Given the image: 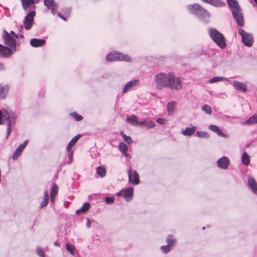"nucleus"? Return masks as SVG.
Listing matches in <instances>:
<instances>
[{
	"label": "nucleus",
	"mask_w": 257,
	"mask_h": 257,
	"mask_svg": "<svg viewBox=\"0 0 257 257\" xmlns=\"http://www.w3.org/2000/svg\"><path fill=\"white\" fill-rule=\"evenodd\" d=\"M196 135L198 138H209V135L205 132H199L197 131L196 132Z\"/></svg>",
	"instance_id": "58836bf2"
},
{
	"label": "nucleus",
	"mask_w": 257,
	"mask_h": 257,
	"mask_svg": "<svg viewBox=\"0 0 257 257\" xmlns=\"http://www.w3.org/2000/svg\"><path fill=\"white\" fill-rule=\"evenodd\" d=\"M238 34L242 39V42L245 46L250 47L253 43V38L251 34L246 32L242 29H238Z\"/></svg>",
	"instance_id": "1a4fd4ad"
},
{
	"label": "nucleus",
	"mask_w": 257,
	"mask_h": 257,
	"mask_svg": "<svg viewBox=\"0 0 257 257\" xmlns=\"http://www.w3.org/2000/svg\"><path fill=\"white\" fill-rule=\"evenodd\" d=\"M68 160H69L68 163L70 164V163H71V162L72 160L73 152L70 150H69V151H68Z\"/></svg>",
	"instance_id": "de8ad7c7"
},
{
	"label": "nucleus",
	"mask_w": 257,
	"mask_h": 257,
	"mask_svg": "<svg viewBox=\"0 0 257 257\" xmlns=\"http://www.w3.org/2000/svg\"><path fill=\"white\" fill-rule=\"evenodd\" d=\"M133 188L130 187L117 192L116 195L118 196H123L126 201H129L133 198Z\"/></svg>",
	"instance_id": "f8f14e48"
},
{
	"label": "nucleus",
	"mask_w": 257,
	"mask_h": 257,
	"mask_svg": "<svg viewBox=\"0 0 257 257\" xmlns=\"http://www.w3.org/2000/svg\"><path fill=\"white\" fill-rule=\"evenodd\" d=\"M140 125H144L147 128H153L156 126V124L154 122L150 120H144L139 122V124Z\"/></svg>",
	"instance_id": "5701e85b"
},
{
	"label": "nucleus",
	"mask_w": 257,
	"mask_h": 257,
	"mask_svg": "<svg viewBox=\"0 0 257 257\" xmlns=\"http://www.w3.org/2000/svg\"><path fill=\"white\" fill-rule=\"evenodd\" d=\"M1 45V44H0V46Z\"/></svg>",
	"instance_id": "052dcab7"
},
{
	"label": "nucleus",
	"mask_w": 257,
	"mask_h": 257,
	"mask_svg": "<svg viewBox=\"0 0 257 257\" xmlns=\"http://www.w3.org/2000/svg\"><path fill=\"white\" fill-rule=\"evenodd\" d=\"M123 155L126 158H130V155L125 152V153H122Z\"/></svg>",
	"instance_id": "5fc2aeb1"
},
{
	"label": "nucleus",
	"mask_w": 257,
	"mask_h": 257,
	"mask_svg": "<svg viewBox=\"0 0 257 257\" xmlns=\"http://www.w3.org/2000/svg\"><path fill=\"white\" fill-rule=\"evenodd\" d=\"M226 79H227L225 77L215 76L213 78L209 79L208 82L210 83H215V82H217L218 81L225 80Z\"/></svg>",
	"instance_id": "473e14b6"
},
{
	"label": "nucleus",
	"mask_w": 257,
	"mask_h": 257,
	"mask_svg": "<svg viewBox=\"0 0 257 257\" xmlns=\"http://www.w3.org/2000/svg\"><path fill=\"white\" fill-rule=\"evenodd\" d=\"M241 161L245 166H247L249 164L250 159L248 155L246 152H244L242 156Z\"/></svg>",
	"instance_id": "cd10ccee"
},
{
	"label": "nucleus",
	"mask_w": 257,
	"mask_h": 257,
	"mask_svg": "<svg viewBox=\"0 0 257 257\" xmlns=\"http://www.w3.org/2000/svg\"><path fill=\"white\" fill-rule=\"evenodd\" d=\"M2 118L7 121V139H8L11 134L12 127L16 123L17 115L10 109H5L4 111L0 110V124L2 123Z\"/></svg>",
	"instance_id": "7ed1b4c3"
},
{
	"label": "nucleus",
	"mask_w": 257,
	"mask_h": 257,
	"mask_svg": "<svg viewBox=\"0 0 257 257\" xmlns=\"http://www.w3.org/2000/svg\"><path fill=\"white\" fill-rule=\"evenodd\" d=\"M139 85V80L138 79H133L128 81L124 86L122 92L125 94L128 91L135 89Z\"/></svg>",
	"instance_id": "9b49d317"
},
{
	"label": "nucleus",
	"mask_w": 257,
	"mask_h": 257,
	"mask_svg": "<svg viewBox=\"0 0 257 257\" xmlns=\"http://www.w3.org/2000/svg\"><path fill=\"white\" fill-rule=\"evenodd\" d=\"M28 143V140H26L24 143L20 145L17 148L16 151V153H18L19 155H21L22 151L24 150V149L25 148L26 146H27V144Z\"/></svg>",
	"instance_id": "7c9ffc66"
},
{
	"label": "nucleus",
	"mask_w": 257,
	"mask_h": 257,
	"mask_svg": "<svg viewBox=\"0 0 257 257\" xmlns=\"http://www.w3.org/2000/svg\"><path fill=\"white\" fill-rule=\"evenodd\" d=\"M37 254L40 257H45L43 249L41 247H38L36 249Z\"/></svg>",
	"instance_id": "79ce46f5"
},
{
	"label": "nucleus",
	"mask_w": 257,
	"mask_h": 257,
	"mask_svg": "<svg viewBox=\"0 0 257 257\" xmlns=\"http://www.w3.org/2000/svg\"><path fill=\"white\" fill-rule=\"evenodd\" d=\"M126 122L133 124V125H139V121H138V117L136 115H131L126 118Z\"/></svg>",
	"instance_id": "393cba45"
},
{
	"label": "nucleus",
	"mask_w": 257,
	"mask_h": 257,
	"mask_svg": "<svg viewBox=\"0 0 257 257\" xmlns=\"http://www.w3.org/2000/svg\"><path fill=\"white\" fill-rule=\"evenodd\" d=\"M128 147L127 145L123 142L119 143V150L122 153H125L127 152Z\"/></svg>",
	"instance_id": "e433bc0d"
},
{
	"label": "nucleus",
	"mask_w": 257,
	"mask_h": 257,
	"mask_svg": "<svg viewBox=\"0 0 257 257\" xmlns=\"http://www.w3.org/2000/svg\"><path fill=\"white\" fill-rule=\"evenodd\" d=\"M166 242L167 243V245L171 247L174 245L176 242V239L174 238L173 235L170 234L167 237Z\"/></svg>",
	"instance_id": "c756f323"
},
{
	"label": "nucleus",
	"mask_w": 257,
	"mask_h": 257,
	"mask_svg": "<svg viewBox=\"0 0 257 257\" xmlns=\"http://www.w3.org/2000/svg\"><path fill=\"white\" fill-rule=\"evenodd\" d=\"M12 49L1 45L0 46V55L2 57L8 58L12 54Z\"/></svg>",
	"instance_id": "dca6fc26"
},
{
	"label": "nucleus",
	"mask_w": 257,
	"mask_h": 257,
	"mask_svg": "<svg viewBox=\"0 0 257 257\" xmlns=\"http://www.w3.org/2000/svg\"><path fill=\"white\" fill-rule=\"evenodd\" d=\"M66 250L72 255H74L75 247L74 245L67 243L66 244Z\"/></svg>",
	"instance_id": "f704fd0d"
},
{
	"label": "nucleus",
	"mask_w": 257,
	"mask_h": 257,
	"mask_svg": "<svg viewBox=\"0 0 257 257\" xmlns=\"http://www.w3.org/2000/svg\"><path fill=\"white\" fill-rule=\"evenodd\" d=\"M161 251L164 253H168L171 250V247L167 245H163L161 247Z\"/></svg>",
	"instance_id": "a19ab883"
},
{
	"label": "nucleus",
	"mask_w": 257,
	"mask_h": 257,
	"mask_svg": "<svg viewBox=\"0 0 257 257\" xmlns=\"http://www.w3.org/2000/svg\"><path fill=\"white\" fill-rule=\"evenodd\" d=\"M114 199L112 197H105V202L107 204H112L113 203Z\"/></svg>",
	"instance_id": "37998d69"
},
{
	"label": "nucleus",
	"mask_w": 257,
	"mask_h": 257,
	"mask_svg": "<svg viewBox=\"0 0 257 257\" xmlns=\"http://www.w3.org/2000/svg\"><path fill=\"white\" fill-rule=\"evenodd\" d=\"M9 34L11 36H12V37L14 38L15 39H16L18 38V35L16 34L14 31H11Z\"/></svg>",
	"instance_id": "09e8293b"
},
{
	"label": "nucleus",
	"mask_w": 257,
	"mask_h": 257,
	"mask_svg": "<svg viewBox=\"0 0 257 257\" xmlns=\"http://www.w3.org/2000/svg\"><path fill=\"white\" fill-rule=\"evenodd\" d=\"M120 134L122 137L124 141H125L126 143L130 144L132 142V140L131 138L129 136H127L125 134H123L122 131L120 132Z\"/></svg>",
	"instance_id": "4c0bfd02"
},
{
	"label": "nucleus",
	"mask_w": 257,
	"mask_h": 257,
	"mask_svg": "<svg viewBox=\"0 0 257 257\" xmlns=\"http://www.w3.org/2000/svg\"><path fill=\"white\" fill-rule=\"evenodd\" d=\"M208 34L211 39L221 48L226 45L225 38L218 30L214 28L208 29Z\"/></svg>",
	"instance_id": "423d86ee"
},
{
	"label": "nucleus",
	"mask_w": 257,
	"mask_h": 257,
	"mask_svg": "<svg viewBox=\"0 0 257 257\" xmlns=\"http://www.w3.org/2000/svg\"><path fill=\"white\" fill-rule=\"evenodd\" d=\"M254 1L255 3V4H256V5H257V0H254Z\"/></svg>",
	"instance_id": "13d9d810"
},
{
	"label": "nucleus",
	"mask_w": 257,
	"mask_h": 257,
	"mask_svg": "<svg viewBox=\"0 0 257 257\" xmlns=\"http://www.w3.org/2000/svg\"><path fill=\"white\" fill-rule=\"evenodd\" d=\"M156 121L161 124H164L166 123V120L164 118H159L157 119Z\"/></svg>",
	"instance_id": "a18cd8bd"
},
{
	"label": "nucleus",
	"mask_w": 257,
	"mask_h": 257,
	"mask_svg": "<svg viewBox=\"0 0 257 257\" xmlns=\"http://www.w3.org/2000/svg\"><path fill=\"white\" fill-rule=\"evenodd\" d=\"M176 104V102L175 101H171L168 103L167 108L169 113H172L174 111V107Z\"/></svg>",
	"instance_id": "2f4dec72"
},
{
	"label": "nucleus",
	"mask_w": 257,
	"mask_h": 257,
	"mask_svg": "<svg viewBox=\"0 0 257 257\" xmlns=\"http://www.w3.org/2000/svg\"><path fill=\"white\" fill-rule=\"evenodd\" d=\"M46 41L42 39L33 38L30 40V44L34 47H39L44 46Z\"/></svg>",
	"instance_id": "f3484780"
},
{
	"label": "nucleus",
	"mask_w": 257,
	"mask_h": 257,
	"mask_svg": "<svg viewBox=\"0 0 257 257\" xmlns=\"http://www.w3.org/2000/svg\"><path fill=\"white\" fill-rule=\"evenodd\" d=\"M248 185L251 188L252 191L257 194V184L253 178L249 177L248 179Z\"/></svg>",
	"instance_id": "412c9836"
},
{
	"label": "nucleus",
	"mask_w": 257,
	"mask_h": 257,
	"mask_svg": "<svg viewBox=\"0 0 257 257\" xmlns=\"http://www.w3.org/2000/svg\"><path fill=\"white\" fill-rule=\"evenodd\" d=\"M58 192V187L56 184H53L50 190V196H55Z\"/></svg>",
	"instance_id": "72a5a7b5"
},
{
	"label": "nucleus",
	"mask_w": 257,
	"mask_h": 257,
	"mask_svg": "<svg viewBox=\"0 0 257 257\" xmlns=\"http://www.w3.org/2000/svg\"><path fill=\"white\" fill-rule=\"evenodd\" d=\"M35 15L36 12L35 11L29 12L24 19V26H21V29L22 30L23 28L24 27L27 30H30L33 26Z\"/></svg>",
	"instance_id": "6e6552de"
},
{
	"label": "nucleus",
	"mask_w": 257,
	"mask_h": 257,
	"mask_svg": "<svg viewBox=\"0 0 257 257\" xmlns=\"http://www.w3.org/2000/svg\"><path fill=\"white\" fill-rule=\"evenodd\" d=\"M71 115L73 116L77 121H80L83 119V117L78 114L76 112H73L71 113Z\"/></svg>",
	"instance_id": "ea45409f"
},
{
	"label": "nucleus",
	"mask_w": 257,
	"mask_h": 257,
	"mask_svg": "<svg viewBox=\"0 0 257 257\" xmlns=\"http://www.w3.org/2000/svg\"><path fill=\"white\" fill-rule=\"evenodd\" d=\"M54 244L56 246H60L59 243L57 242V241H55L54 243Z\"/></svg>",
	"instance_id": "4d7b16f0"
},
{
	"label": "nucleus",
	"mask_w": 257,
	"mask_h": 257,
	"mask_svg": "<svg viewBox=\"0 0 257 257\" xmlns=\"http://www.w3.org/2000/svg\"><path fill=\"white\" fill-rule=\"evenodd\" d=\"M208 128L212 131H213L215 133H216L219 128L217 126L215 125H210Z\"/></svg>",
	"instance_id": "c03bdc74"
},
{
	"label": "nucleus",
	"mask_w": 257,
	"mask_h": 257,
	"mask_svg": "<svg viewBox=\"0 0 257 257\" xmlns=\"http://www.w3.org/2000/svg\"><path fill=\"white\" fill-rule=\"evenodd\" d=\"M196 130V127L195 126H192L191 127H187L181 131V134L185 136H190L195 133Z\"/></svg>",
	"instance_id": "4be33fe9"
},
{
	"label": "nucleus",
	"mask_w": 257,
	"mask_h": 257,
	"mask_svg": "<svg viewBox=\"0 0 257 257\" xmlns=\"http://www.w3.org/2000/svg\"><path fill=\"white\" fill-rule=\"evenodd\" d=\"M5 70V67L4 65V64L0 62V71L4 70Z\"/></svg>",
	"instance_id": "3c124183"
},
{
	"label": "nucleus",
	"mask_w": 257,
	"mask_h": 257,
	"mask_svg": "<svg viewBox=\"0 0 257 257\" xmlns=\"http://www.w3.org/2000/svg\"><path fill=\"white\" fill-rule=\"evenodd\" d=\"M106 170L102 166H99L96 168L97 174L101 178H103L106 175Z\"/></svg>",
	"instance_id": "c85d7f7f"
},
{
	"label": "nucleus",
	"mask_w": 257,
	"mask_h": 257,
	"mask_svg": "<svg viewBox=\"0 0 257 257\" xmlns=\"http://www.w3.org/2000/svg\"><path fill=\"white\" fill-rule=\"evenodd\" d=\"M203 229H205V227L203 226V228H202Z\"/></svg>",
	"instance_id": "bf43d9fd"
},
{
	"label": "nucleus",
	"mask_w": 257,
	"mask_h": 257,
	"mask_svg": "<svg viewBox=\"0 0 257 257\" xmlns=\"http://www.w3.org/2000/svg\"><path fill=\"white\" fill-rule=\"evenodd\" d=\"M107 61H124L131 62L132 59L127 54H124L119 52H111L106 56Z\"/></svg>",
	"instance_id": "0eeeda50"
},
{
	"label": "nucleus",
	"mask_w": 257,
	"mask_h": 257,
	"mask_svg": "<svg viewBox=\"0 0 257 257\" xmlns=\"http://www.w3.org/2000/svg\"><path fill=\"white\" fill-rule=\"evenodd\" d=\"M19 37H20V38H24V36H23V33L19 34Z\"/></svg>",
	"instance_id": "6e6d98bb"
},
{
	"label": "nucleus",
	"mask_w": 257,
	"mask_h": 257,
	"mask_svg": "<svg viewBox=\"0 0 257 257\" xmlns=\"http://www.w3.org/2000/svg\"><path fill=\"white\" fill-rule=\"evenodd\" d=\"M230 164L229 159L226 156H223L221 158L218 160L217 161V164L219 168L222 169H227Z\"/></svg>",
	"instance_id": "4468645a"
},
{
	"label": "nucleus",
	"mask_w": 257,
	"mask_h": 257,
	"mask_svg": "<svg viewBox=\"0 0 257 257\" xmlns=\"http://www.w3.org/2000/svg\"><path fill=\"white\" fill-rule=\"evenodd\" d=\"M9 89V86L8 85H3L0 84V97L2 99L6 98Z\"/></svg>",
	"instance_id": "aec40b11"
},
{
	"label": "nucleus",
	"mask_w": 257,
	"mask_h": 257,
	"mask_svg": "<svg viewBox=\"0 0 257 257\" xmlns=\"http://www.w3.org/2000/svg\"><path fill=\"white\" fill-rule=\"evenodd\" d=\"M216 133L220 137H221L223 138L227 137V135L226 134H224L220 128H219V130Z\"/></svg>",
	"instance_id": "49530a36"
},
{
	"label": "nucleus",
	"mask_w": 257,
	"mask_h": 257,
	"mask_svg": "<svg viewBox=\"0 0 257 257\" xmlns=\"http://www.w3.org/2000/svg\"><path fill=\"white\" fill-rule=\"evenodd\" d=\"M128 177L129 181L137 185L139 183V175L136 171H134L132 172V170L130 169L127 171Z\"/></svg>",
	"instance_id": "ddd939ff"
},
{
	"label": "nucleus",
	"mask_w": 257,
	"mask_h": 257,
	"mask_svg": "<svg viewBox=\"0 0 257 257\" xmlns=\"http://www.w3.org/2000/svg\"><path fill=\"white\" fill-rule=\"evenodd\" d=\"M255 124H257V114H253L242 122V124L244 125H252Z\"/></svg>",
	"instance_id": "6ab92c4d"
},
{
	"label": "nucleus",
	"mask_w": 257,
	"mask_h": 257,
	"mask_svg": "<svg viewBox=\"0 0 257 257\" xmlns=\"http://www.w3.org/2000/svg\"><path fill=\"white\" fill-rule=\"evenodd\" d=\"M202 110L206 113L211 115L212 114V110L211 107L208 104H204L201 107Z\"/></svg>",
	"instance_id": "c9c22d12"
},
{
	"label": "nucleus",
	"mask_w": 257,
	"mask_h": 257,
	"mask_svg": "<svg viewBox=\"0 0 257 257\" xmlns=\"http://www.w3.org/2000/svg\"><path fill=\"white\" fill-rule=\"evenodd\" d=\"M90 207V205L88 202H85L80 209L76 211V213L79 214L80 212L85 213L89 210Z\"/></svg>",
	"instance_id": "a878e982"
},
{
	"label": "nucleus",
	"mask_w": 257,
	"mask_h": 257,
	"mask_svg": "<svg viewBox=\"0 0 257 257\" xmlns=\"http://www.w3.org/2000/svg\"><path fill=\"white\" fill-rule=\"evenodd\" d=\"M227 3L237 25L239 26H243L244 25L243 17L237 1L236 0H227Z\"/></svg>",
	"instance_id": "20e7f679"
},
{
	"label": "nucleus",
	"mask_w": 257,
	"mask_h": 257,
	"mask_svg": "<svg viewBox=\"0 0 257 257\" xmlns=\"http://www.w3.org/2000/svg\"><path fill=\"white\" fill-rule=\"evenodd\" d=\"M2 38L4 40V43L5 45L11 47L13 51H16V39L12 37V36H11L10 34L5 30H4L3 31Z\"/></svg>",
	"instance_id": "9d476101"
},
{
	"label": "nucleus",
	"mask_w": 257,
	"mask_h": 257,
	"mask_svg": "<svg viewBox=\"0 0 257 257\" xmlns=\"http://www.w3.org/2000/svg\"><path fill=\"white\" fill-rule=\"evenodd\" d=\"M20 155H19V154L18 153H16V151L14 153L13 155V156H12V159L13 160H17L18 158V157L20 156Z\"/></svg>",
	"instance_id": "8fccbe9b"
},
{
	"label": "nucleus",
	"mask_w": 257,
	"mask_h": 257,
	"mask_svg": "<svg viewBox=\"0 0 257 257\" xmlns=\"http://www.w3.org/2000/svg\"><path fill=\"white\" fill-rule=\"evenodd\" d=\"M81 137V134H78L75 136L68 143L67 146V151H69V150H70L71 148L76 144L77 141Z\"/></svg>",
	"instance_id": "b1692460"
},
{
	"label": "nucleus",
	"mask_w": 257,
	"mask_h": 257,
	"mask_svg": "<svg viewBox=\"0 0 257 257\" xmlns=\"http://www.w3.org/2000/svg\"><path fill=\"white\" fill-rule=\"evenodd\" d=\"M232 84L235 89L237 90L242 93L246 92L247 90V85L244 83L234 80L232 82Z\"/></svg>",
	"instance_id": "2eb2a0df"
},
{
	"label": "nucleus",
	"mask_w": 257,
	"mask_h": 257,
	"mask_svg": "<svg viewBox=\"0 0 257 257\" xmlns=\"http://www.w3.org/2000/svg\"><path fill=\"white\" fill-rule=\"evenodd\" d=\"M90 225H91V222L89 220H87V222H86L87 227L89 228L90 227Z\"/></svg>",
	"instance_id": "603ef678"
},
{
	"label": "nucleus",
	"mask_w": 257,
	"mask_h": 257,
	"mask_svg": "<svg viewBox=\"0 0 257 257\" xmlns=\"http://www.w3.org/2000/svg\"><path fill=\"white\" fill-rule=\"evenodd\" d=\"M44 4L48 9L51 10V12L53 15L57 14L59 18L64 21H66L70 13L71 10L70 9L68 8L66 9L65 15L64 16L58 12L57 4L54 0H44Z\"/></svg>",
	"instance_id": "39448f33"
},
{
	"label": "nucleus",
	"mask_w": 257,
	"mask_h": 257,
	"mask_svg": "<svg viewBox=\"0 0 257 257\" xmlns=\"http://www.w3.org/2000/svg\"><path fill=\"white\" fill-rule=\"evenodd\" d=\"M21 2L22 7L25 11L28 10L29 8L32 7L35 3H38L35 2V0H21Z\"/></svg>",
	"instance_id": "a211bd4d"
},
{
	"label": "nucleus",
	"mask_w": 257,
	"mask_h": 257,
	"mask_svg": "<svg viewBox=\"0 0 257 257\" xmlns=\"http://www.w3.org/2000/svg\"><path fill=\"white\" fill-rule=\"evenodd\" d=\"M50 200L52 202H54L55 201V196L54 195L50 196Z\"/></svg>",
	"instance_id": "864d4df0"
},
{
	"label": "nucleus",
	"mask_w": 257,
	"mask_h": 257,
	"mask_svg": "<svg viewBox=\"0 0 257 257\" xmlns=\"http://www.w3.org/2000/svg\"><path fill=\"white\" fill-rule=\"evenodd\" d=\"M156 88L162 90L165 87L169 88L172 90H179L182 88L181 80L179 77H175L172 73L166 74L161 72L155 77Z\"/></svg>",
	"instance_id": "f257e3e1"
},
{
	"label": "nucleus",
	"mask_w": 257,
	"mask_h": 257,
	"mask_svg": "<svg viewBox=\"0 0 257 257\" xmlns=\"http://www.w3.org/2000/svg\"><path fill=\"white\" fill-rule=\"evenodd\" d=\"M49 194H48V191L46 190L44 192L43 200L41 202V204H40L41 208L44 207L45 206H46L47 205L48 201H49Z\"/></svg>",
	"instance_id": "bb28decb"
},
{
	"label": "nucleus",
	"mask_w": 257,
	"mask_h": 257,
	"mask_svg": "<svg viewBox=\"0 0 257 257\" xmlns=\"http://www.w3.org/2000/svg\"><path fill=\"white\" fill-rule=\"evenodd\" d=\"M189 12L193 15L200 21L207 23L209 21L210 15L209 13L201 6L197 4H193L187 6Z\"/></svg>",
	"instance_id": "f03ea898"
}]
</instances>
